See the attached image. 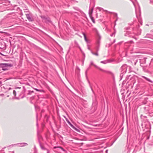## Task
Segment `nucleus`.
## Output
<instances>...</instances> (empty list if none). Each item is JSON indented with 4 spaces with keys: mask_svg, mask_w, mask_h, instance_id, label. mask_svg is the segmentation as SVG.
<instances>
[{
    "mask_svg": "<svg viewBox=\"0 0 153 153\" xmlns=\"http://www.w3.org/2000/svg\"><path fill=\"white\" fill-rule=\"evenodd\" d=\"M13 65L9 63H0V67L2 68V70L4 71L7 70L8 69V67H12Z\"/></svg>",
    "mask_w": 153,
    "mask_h": 153,
    "instance_id": "1",
    "label": "nucleus"
},
{
    "mask_svg": "<svg viewBox=\"0 0 153 153\" xmlns=\"http://www.w3.org/2000/svg\"><path fill=\"white\" fill-rule=\"evenodd\" d=\"M40 17L42 19V21L45 23L47 24L50 23L53 24L52 22L49 17H46L45 16H40Z\"/></svg>",
    "mask_w": 153,
    "mask_h": 153,
    "instance_id": "2",
    "label": "nucleus"
},
{
    "mask_svg": "<svg viewBox=\"0 0 153 153\" xmlns=\"http://www.w3.org/2000/svg\"><path fill=\"white\" fill-rule=\"evenodd\" d=\"M39 145L40 146L42 149L44 151L45 153H49V150L46 148L44 146L42 145L41 143V142L39 139Z\"/></svg>",
    "mask_w": 153,
    "mask_h": 153,
    "instance_id": "3",
    "label": "nucleus"
},
{
    "mask_svg": "<svg viewBox=\"0 0 153 153\" xmlns=\"http://www.w3.org/2000/svg\"><path fill=\"white\" fill-rule=\"evenodd\" d=\"M26 17L29 22H33L34 21V19L32 17V14L31 13L25 14Z\"/></svg>",
    "mask_w": 153,
    "mask_h": 153,
    "instance_id": "4",
    "label": "nucleus"
},
{
    "mask_svg": "<svg viewBox=\"0 0 153 153\" xmlns=\"http://www.w3.org/2000/svg\"><path fill=\"white\" fill-rule=\"evenodd\" d=\"M122 68H123L124 69V71H122L120 75V79L121 80L122 77L124 75V74H125L126 71V66H123L122 67Z\"/></svg>",
    "mask_w": 153,
    "mask_h": 153,
    "instance_id": "5",
    "label": "nucleus"
},
{
    "mask_svg": "<svg viewBox=\"0 0 153 153\" xmlns=\"http://www.w3.org/2000/svg\"><path fill=\"white\" fill-rule=\"evenodd\" d=\"M91 65H94L95 67L96 68H98V69H99L100 71H104V72L106 71H105L103 70L100 67H98L97 65H95L94 64L93 62L92 61H91L90 63V66Z\"/></svg>",
    "mask_w": 153,
    "mask_h": 153,
    "instance_id": "6",
    "label": "nucleus"
},
{
    "mask_svg": "<svg viewBox=\"0 0 153 153\" xmlns=\"http://www.w3.org/2000/svg\"><path fill=\"white\" fill-rule=\"evenodd\" d=\"M93 8H92L91 9V12H90V10H89V15L91 17V20L93 22V23H95V20L94 19V18L92 17H91V16L92 14V13H93Z\"/></svg>",
    "mask_w": 153,
    "mask_h": 153,
    "instance_id": "7",
    "label": "nucleus"
},
{
    "mask_svg": "<svg viewBox=\"0 0 153 153\" xmlns=\"http://www.w3.org/2000/svg\"><path fill=\"white\" fill-rule=\"evenodd\" d=\"M144 109V112L146 114L149 113V106H147V107H144L143 108Z\"/></svg>",
    "mask_w": 153,
    "mask_h": 153,
    "instance_id": "8",
    "label": "nucleus"
},
{
    "mask_svg": "<svg viewBox=\"0 0 153 153\" xmlns=\"http://www.w3.org/2000/svg\"><path fill=\"white\" fill-rule=\"evenodd\" d=\"M141 77L145 79L147 81H148L149 82H151V83H153V81H152V80H151L149 79L145 76H141Z\"/></svg>",
    "mask_w": 153,
    "mask_h": 153,
    "instance_id": "9",
    "label": "nucleus"
},
{
    "mask_svg": "<svg viewBox=\"0 0 153 153\" xmlns=\"http://www.w3.org/2000/svg\"><path fill=\"white\" fill-rule=\"evenodd\" d=\"M68 123L72 128L74 129H76L75 127L71 123L70 121L68 122Z\"/></svg>",
    "mask_w": 153,
    "mask_h": 153,
    "instance_id": "10",
    "label": "nucleus"
},
{
    "mask_svg": "<svg viewBox=\"0 0 153 153\" xmlns=\"http://www.w3.org/2000/svg\"><path fill=\"white\" fill-rule=\"evenodd\" d=\"M130 34V32L129 31H126V33H125L124 35L125 36H131L129 35Z\"/></svg>",
    "mask_w": 153,
    "mask_h": 153,
    "instance_id": "11",
    "label": "nucleus"
},
{
    "mask_svg": "<svg viewBox=\"0 0 153 153\" xmlns=\"http://www.w3.org/2000/svg\"><path fill=\"white\" fill-rule=\"evenodd\" d=\"M91 53L93 55H95L96 56H98V52H97L96 53H94L92 51H91Z\"/></svg>",
    "mask_w": 153,
    "mask_h": 153,
    "instance_id": "12",
    "label": "nucleus"
},
{
    "mask_svg": "<svg viewBox=\"0 0 153 153\" xmlns=\"http://www.w3.org/2000/svg\"><path fill=\"white\" fill-rule=\"evenodd\" d=\"M88 69H87L85 71V75H86V78L87 79L88 82V83L90 84V82H89V80H88V77H87V71H88Z\"/></svg>",
    "mask_w": 153,
    "mask_h": 153,
    "instance_id": "13",
    "label": "nucleus"
},
{
    "mask_svg": "<svg viewBox=\"0 0 153 153\" xmlns=\"http://www.w3.org/2000/svg\"><path fill=\"white\" fill-rule=\"evenodd\" d=\"M97 46L96 47H99L100 48V41H98L97 43Z\"/></svg>",
    "mask_w": 153,
    "mask_h": 153,
    "instance_id": "14",
    "label": "nucleus"
},
{
    "mask_svg": "<svg viewBox=\"0 0 153 153\" xmlns=\"http://www.w3.org/2000/svg\"><path fill=\"white\" fill-rule=\"evenodd\" d=\"M28 91V92L27 94V95H30L32 93H34V91H30V90H29V91Z\"/></svg>",
    "mask_w": 153,
    "mask_h": 153,
    "instance_id": "15",
    "label": "nucleus"
},
{
    "mask_svg": "<svg viewBox=\"0 0 153 153\" xmlns=\"http://www.w3.org/2000/svg\"><path fill=\"white\" fill-rule=\"evenodd\" d=\"M36 125L37 126V127H38V116L37 114H36Z\"/></svg>",
    "mask_w": 153,
    "mask_h": 153,
    "instance_id": "16",
    "label": "nucleus"
},
{
    "mask_svg": "<svg viewBox=\"0 0 153 153\" xmlns=\"http://www.w3.org/2000/svg\"><path fill=\"white\" fill-rule=\"evenodd\" d=\"M19 144H24V145H25V146L27 145H28V144L27 143H20ZM24 146V145H22L21 146L22 147V146Z\"/></svg>",
    "mask_w": 153,
    "mask_h": 153,
    "instance_id": "17",
    "label": "nucleus"
},
{
    "mask_svg": "<svg viewBox=\"0 0 153 153\" xmlns=\"http://www.w3.org/2000/svg\"><path fill=\"white\" fill-rule=\"evenodd\" d=\"M146 58H144L142 60V61L144 64L146 63Z\"/></svg>",
    "mask_w": 153,
    "mask_h": 153,
    "instance_id": "18",
    "label": "nucleus"
},
{
    "mask_svg": "<svg viewBox=\"0 0 153 153\" xmlns=\"http://www.w3.org/2000/svg\"><path fill=\"white\" fill-rule=\"evenodd\" d=\"M59 148L60 149H61L63 151H65V149H64L63 148H62V147H54V148Z\"/></svg>",
    "mask_w": 153,
    "mask_h": 153,
    "instance_id": "19",
    "label": "nucleus"
},
{
    "mask_svg": "<svg viewBox=\"0 0 153 153\" xmlns=\"http://www.w3.org/2000/svg\"><path fill=\"white\" fill-rule=\"evenodd\" d=\"M106 72L108 73V74H111L112 75H114V74H113V73L112 72H111V71H107Z\"/></svg>",
    "mask_w": 153,
    "mask_h": 153,
    "instance_id": "20",
    "label": "nucleus"
},
{
    "mask_svg": "<svg viewBox=\"0 0 153 153\" xmlns=\"http://www.w3.org/2000/svg\"><path fill=\"white\" fill-rule=\"evenodd\" d=\"M74 8L77 11H79V10H80L79 9L78 7H74Z\"/></svg>",
    "mask_w": 153,
    "mask_h": 153,
    "instance_id": "21",
    "label": "nucleus"
},
{
    "mask_svg": "<svg viewBox=\"0 0 153 153\" xmlns=\"http://www.w3.org/2000/svg\"><path fill=\"white\" fill-rule=\"evenodd\" d=\"M123 66H126V65H123L122 66V67H121V68H120V70H121V72L122 71H124V68H122V67Z\"/></svg>",
    "mask_w": 153,
    "mask_h": 153,
    "instance_id": "22",
    "label": "nucleus"
},
{
    "mask_svg": "<svg viewBox=\"0 0 153 153\" xmlns=\"http://www.w3.org/2000/svg\"><path fill=\"white\" fill-rule=\"evenodd\" d=\"M13 94L14 95V96H16V91L15 90H14L13 91Z\"/></svg>",
    "mask_w": 153,
    "mask_h": 153,
    "instance_id": "23",
    "label": "nucleus"
},
{
    "mask_svg": "<svg viewBox=\"0 0 153 153\" xmlns=\"http://www.w3.org/2000/svg\"><path fill=\"white\" fill-rule=\"evenodd\" d=\"M100 48L99 47H96V52H98Z\"/></svg>",
    "mask_w": 153,
    "mask_h": 153,
    "instance_id": "24",
    "label": "nucleus"
},
{
    "mask_svg": "<svg viewBox=\"0 0 153 153\" xmlns=\"http://www.w3.org/2000/svg\"><path fill=\"white\" fill-rule=\"evenodd\" d=\"M130 28V27H125L124 28V29H125V30H128Z\"/></svg>",
    "mask_w": 153,
    "mask_h": 153,
    "instance_id": "25",
    "label": "nucleus"
},
{
    "mask_svg": "<svg viewBox=\"0 0 153 153\" xmlns=\"http://www.w3.org/2000/svg\"><path fill=\"white\" fill-rule=\"evenodd\" d=\"M84 39H85V41L87 42H88V40L86 38V36H85L84 37Z\"/></svg>",
    "mask_w": 153,
    "mask_h": 153,
    "instance_id": "26",
    "label": "nucleus"
},
{
    "mask_svg": "<svg viewBox=\"0 0 153 153\" xmlns=\"http://www.w3.org/2000/svg\"><path fill=\"white\" fill-rule=\"evenodd\" d=\"M148 126H149V127H148V128H149H149H151V125L150 123L149 122H148Z\"/></svg>",
    "mask_w": 153,
    "mask_h": 153,
    "instance_id": "27",
    "label": "nucleus"
},
{
    "mask_svg": "<svg viewBox=\"0 0 153 153\" xmlns=\"http://www.w3.org/2000/svg\"><path fill=\"white\" fill-rule=\"evenodd\" d=\"M83 143H78V144L80 146H82V145H83Z\"/></svg>",
    "mask_w": 153,
    "mask_h": 153,
    "instance_id": "28",
    "label": "nucleus"
},
{
    "mask_svg": "<svg viewBox=\"0 0 153 153\" xmlns=\"http://www.w3.org/2000/svg\"><path fill=\"white\" fill-rule=\"evenodd\" d=\"M39 91L41 92H44V91L43 90H39Z\"/></svg>",
    "mask_w": 153,
    "mask_h": 153,
    "instance_id": "29",
    "label": "nucleus"
},
{
    "mask_svg": "<svg viewBox=\"0 0 153 153\" xmlns=\"http://www.w3.org/2000/svg\"><path fill=\"white\" fill-rule=\"evenodd\" d=\"M105 62V61H101L100 62L101 63H104V64H105L106 63Z\"/></svg>",
    "mask_w": 153,
    "mask_h": 153,
    "instance_id": "30",
    "label": "nucleus"
},
{
    "mask_svg": "<svg viewBox=\"0 0 153 153\" xmlns=\"http://www.w3.org/2000/svg\"><path fill=\"white\" fill-rule=\"evenodd\" d=\"M150 3L151 4H152V3L153 4V0H150Z\"/></svg>",
    "mask_w": 153,
    "mask_h": 153,
    "instance_id": "31",
    "label": "nucleus"
},
{
    "mask_svg": "<svg viewBox=\"0 0 153 153\" xmlns=\"http://www.w3.org/2000/svg\"><path fill=\"white\" fill-rule=\"evenodd\" d=\"M75 90L77 92V93H80V92L79 91H78L77 90L75 89Z\"/></svg>",
    "mask_w": 153,
    "mask_h": 153,
    "instance_id": "32",
    "label": "nucleus"
},
{
    "mask_svg": "<svg viewBox=\"0 0 153 153\" xmlns=\"http://www.w3.org/2000/svg\"><path fill=\"white\" fill-rule=\"evenodd\" d=\"M82 34L83 35L84 37L85 36H86L84 32H82Z\"/></svg>",
    "mask_w": 153,
    "mask_h": 153,
    "instance_id": "33",
    "label": "nucleus"
},
{
    "mask_svg": "<svg viewBox=\"0 0 153 153\" xmlns=\"http://www.w3.org/2000/svg\"><path fill=\"white\" fill-rule=\"evenodd\" d=\"M65 119L67 123L69 121L67 118H65Z\"/></svg>",
    "mask_w": 153,
    "mask_h": 153,
    "instance_id": "34",
    "label": "nucleus"
},
{
    "mask_svg": "<svg viewBox=\"0 0 153 153\" xmlns=\"http://www.w3.org/2000/svg\"><path fill=\"white\" fill-rule=\"evenodd\" d=\"M34 89L37 91H39V89L37 88H35Z\"/></svg>",
    "mask_w": 153,
    "mask_h": 153,
    "instance_id": "35",
    "label": "nucleus"
},
{
    "mask_svg": "<svg viewBox=\"0 0 153 153\" xmlns=\"http://www.w3.org/2000/svg\"><path fill=\"white\" fill-rule=\"evenodd\" d=\"M88 48V49L90 51H91V50L90 48H89V47H88V48Z\"/></svg>",
    "mask_w": 153,
    "mask_h": 153,
    "instance_id": "36",
    "label": "nucleus"
},
{
    "mask_svg": "<svg viewBox=\"0 0 153 153\" xmlns=\"http://www.w3.org/2000/svg\"><path fill=\"white\" fill-rule=\"evenodd\" d=\"M132 38H134V39H136V40H137V38H135V37H134V36H132Z\"/></svg>",
    "mask_w": 153,
    "mask_h": 153,
    "instance_id": "37",
    "label": "nucleus"
},
{
    "mask_svg": "<svg viewBox=\"0 0 153 153\" xmlns=\"http://www.w3.org/2000/svg\"><path fill=\"white\" fill-rule=\"evenodd\" d=\"M129 25H130V26H131L132 25H133V23H130V24H128Z\"/></svg>",
    "mask_w": 153,
    "mask_h": 153,
    "instance_id": "38",
    "label": "nucleus"
},
{
    "mask_svg": "<svg viewBox=\"0 0 153 153\" xmlns=\"http://www.w3.org/2000/svg\"><path fill=\"white\" fill-rule=\"evenodd\" d=\"M75 43L77 45H78V43H77V42H76V41H75Z\"/></svg>",
    "mask_w": 153,
    "mask_h": 153,
    "instance_id": "39",
    "label": "nucleus"
},
{
    "mask_svg": "<svg viewBox=\"0 0 153 153\" xmlns=\"http://www.w3.org/2000/svg\"><path fill=\"white\" fill-rule=\"evenodd\" d=\"M23 88H24V91L25 92V91H26V89L24 87H23Z\"/></svg>",
    "mask_w": 153,
    "mask_h": 153,
    "instance_id": "40",
    "label": "nucleus"
},
{
    "mask_svg": "<svg viewBox=\"0 0 153 153\" xmlns=\"http://www.w3.org/2000/svg\"><path fill=\"white\" fill-rule=\"evenodd\" d=\"M115 42V39H114V42H113V43H114V42Z\"/></svg>",
    "mask_w": 153,
    "mask_h": 153,
    "instance_id": "41",
    "label": "nucleus"
},
{
    "mask_svg": "<svg viewBox=\"0 0 153 153\" xmlns=\"http://www.w3.org/2000/svg\"><path fill=\"white\" fill-rule=\"evenodd\" d=\"M91 90L93 92V89H92V87H91Z\"/></svg>",
    "mask_w": 153,
    "mask_h": 153,
    "instance_id": "42",
    "label": "nucleus"
},
{
    "mask_svg": "<svg viewBox=\"0 0 153 153\" xmlns=\"http://www.w3.org/2000/svg\"><path fill=\"white\" fill-rule=\"evenodd\" d=\"M25 97V96H22V98H23V97Z\"/></svg>",
    "mask_w": 153,
    "mask_h": 153,
    "instance_id": "43",
    "label": "nucleus"
},
{
    "mask_svg": "<svg viewBox=\"0 0 153 153\" xmlns=\"http://www.w3.org/2000/svg\"><path fill=\"white\" fill-rule=\"evenodd\" d=\"M148 36H151V35L149 34H148Z\"/></svg>",
    "mask_w": 153,
    "mask_h": 153,
    "instance_id": "44",
    "label": "nucleus"
},
{
    "mask_svg": "<svg viewBox=\"0 0 153 153\" xmlns=\"http://www.w3.org/2000/svg\"><path fill=\"white\" fill-rule=\"evenodd\" d=\"M108 12L109 13H112V12Z\"/></svg>",
    "mask_w": 153,
    "mask_h": 153,
    "instance_id": "45",
    "label": "nucleus"
},
{
    "mask_svg": "<svg viewBox=\"0 0 153 153\" xmlns=\"http://www.w3.org/2000/svg\"><path fill=\"white\" fill-rule=\"evenodd\" d=\"M0 54L1 55H3V56H4V55L3 54H2L1 53H0Z\"/></svg>",
    "mask_w": 153,
    "mask_h": 153,
    "instance_id": "46",
    "label": "nucleus"
},
{
    "mask_svg": "<svg viewBox=\"0 0 153 153\" xmlns=\"http://www.w3.org/2000/svg\"><path fill=\"white\" fill-rule=\"evenodd\" d=\"M105 152H106V153H107V152H108V150H106Z\"/></svg>",
    "mask_w": 153,
    "mask_h": 153,
    "instance_id": "47",
    "label": "nucleus"
},
{
    "mask_svg": "<svg viewBox=\"0 0 153 153\" xmlns=\"http://www.w3.org/2000/svg\"><path fill=\"white\" fill-rule=\"evenodd\" d=\"M11 89V88H9V90H10V89Z\"/></svg>",
    "mask_w": 153,
    "mask_h": 153,
    "instance_id": "48",
    "label": "nucleus"
},
{
    "mask_svg": "<svg viewBox=\"0 0 153 153\" xmlns=\"http://www.w3.org/2000/svg\"><path fill=\"white\" fill-rule=\"evenodd\" d=\"M21 87H18L17 88H21Z\"/></svg>",
    "mask_w": 153,
    "mask_h": 153,
    "instance_id": "49",
    "label": "nucleus"
},
{
    "mask_svg": "<svg viewBox=\"0 0 153 153\" xmlns=\"http://www.w3.org/2000/svg\"><path fill=\"white\" fill-rule=\"evenodd\" d=\"M113 35V34H112L111 35V36H112Z\"/></svg>",
    "mask_w": 153,
    "mask_h": 153,
    "instance_id": "50",
    "label": "nucleus"
},
{
    "mask_svg": "<svg viewBox=\"0 0 153 153\" xmlns=\"http://www.w3.org/2000/svg\"><path fill=\"white\" fill-rule=\"evenodd\" d=\"M79 48H80V49H81L79 47Z\"/></svg>",
    "mask_w": 153,
    "mask_h": 153,
    "instance_id": "51",
    "label": "nucleus"
},
{
    "mask_svg": "<svg viewBox=\"0 0 153 153\" xmlns=\"http://www.w3.org/2000/svg\"><path fill=\"white\" fill-rule=\"evenodd\" d=\"M43 61V62H45V61Z\"/></svg>",
    "mask_w": 153,
    "mask_h": 153,
    "instance_id": "52",
    "label": "nucleus"
},
{
    "mask_svg": "<svg viewBox=\"0 0 153 153\" xmlns=\"http://www.w3.org/2000/svg\"><path fill=\"white\" fill-rule=\"evenodd\" d=\"M130 76V77H131V75H130V76Z\"/></svg>",
    "mask_w": 153,
    "mask_h": 153,
    "instance_id": "53",
    "label": "nucleus"
},
{
    "mask_svg": "<svg viewBox=\"0 0 153 153\" xmlns=\"http://www.w3.org/2000/svg\"><path fill=\"white\" fill-rule=\"evenodd\" d=\"M37 153V152H35V153Z\"/></svg>",
    "mask_w": 153,
    "mask_h": 153,
    "instance_id": "54",
    "label": "nucleus"
},
{
    "mask_svg": "<svg viewBox=\"0 0 153 153\" xmlns=\"http://www.w3.org/2000/svg\"><path fill=\"white\" fill-rule=\"evenodd\" d=\"M152 123H153V122H152Z\"/></svg>",
    "mask_w": 153,
    "mask_h": 153,
    "instance_id": "55",
    "label": "nucleus"
}]
</instances>
